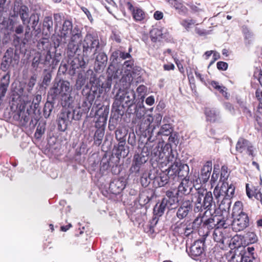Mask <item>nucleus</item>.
<instances>
[{
    "label": "nucleus",
    "instance_id": "obj_1",
    "mask_svg": "<svg viewBox=\"0 0 262 262\" xmlns=\"http://www.w3.org/2000/svg\"><path fill=\"white\" fill-rule=\"evenodd\" d=\"M192 199L195 205V210L199 211L203 207L208 211L210 210L213 203L212 194L210 191L198 188Z\"/></svg>",
    "mask_w": 262,
    "mask_h": 262
},
{
    "label": "nucleus",
    "instance_id": "obj_2",
    "mask_svg": "<svg viewBox=\"0 0 262 262\" xmlns=\"http://www.w3.org/2000/svg\"><path fill=\"white\" fill-rule=\"evenodd\" d=\"M208 210L204 212L205 220L203 223V227H206L207 229H213L218 227H224L226 228L230 225V223L221 216L213 215L207 219L206 214Z\"/></svg>",
    "mask_w": 262,
    "mask_h": 262
},
{
    "label": "nucleus",
    "instance_id": "obj_3",
    "mask_svg": "<svg viewBox=\"0 0 262 262\" xmlns=\"http://www.w3.org/2000/svg\"><path fill=\"white\" fill-rule=\"evenodd\" d=\"M72 23L69 20H65L62 25L61 30H60V35L62 37L66 38L69 34H72L71 39L76 40L80 38L81 35L79 33V30L75 28L72 30Z\"/></svg>",
    "mask_w": 262,
    "mask_h": 262
},
{
    "label": "nucleus",
    "instance_id": "obj_4",
    "mask_svg": "<svg viewBox=\"0 0 262 262\" xmlns=\"http://www.w3.org/2000/svg\"><path fill=\"white\" fill-rule=\"evenodd\" d=\"M234 220L232 223V228L235 231L238 232L245 229L249 225V218L247 214L245 212H241L240 214L234 216Z\"/></svg>",
    "mask_w": 262,
    "mask_h": 262
},
{
    "label": "nucleus",
    "instance_id": "obj_5",
    "mask_svg": "<svg viewBox=\"0 0 262 262\" xmlns=\"http://www.w3.org/2000/svg\"><path fill=\"white\" fill-rule=\"evenodd\" d=\"M192 199L185 198L182 201L180 206L177 212V216L180 220H182L187 216L189 213L192 210Z\"/></svg>",
    "mask_w": 262,
    "mask_h": 262
},
{
    "label": "nucleus",
    "instance_id": "obj_6",
    "mask_svg": "<svg viewBox=\"0 0 262 262\" xmlns=\"http://www.w3.org/2000/svg\"><path fill=\"white\" fill-rule=\"evenodd\" d=\"M236 150L239 153L253 156L254 147L247 140L240 138L236 144Z\"/></svg>",
    "mask_w": 262,
    "mask_h": 262
},
{
    "label": "nucleus",
    "instance_id": "obj_7",
    "mask_svg": "<svg viewBox=\"0 0 262 262\" xmlns=\"http://www.w3.org/2000/svg\"><path fill=\"white\" fill-rule=\"evenodd\" d=\"M53 93L55 95H60L61 96H68L72 91L70 83L68 81L60 80L53 87Z\"/></svg>",
    "mask_w": 262,
    "mask_h": 262
},
{
    "label": "nucleus",
    "instance_id": "obj_8",
    "mask_svg": "<svg viewBox=\"0 0 262 262\" xmlns=\"http://www.w3.org/2000/svg\"><path fill=\"white\" fill-rule=\"evenodd\" d=\"M151 155L155 158V160L160 163H166V157L169 154V148L165 146L162 148L157 145L150 152Z\"/></svg>",
    "mask_w": 262,
    "mask_h": 262
},
{
    "label": "nucleus",
    "instance_id": "obj_9",
    "mask_svg": "<svg viewBox=\"0 0 262 262\" xmlns=\"http://www.w3.org/2000/svg\"><path fill=\"white\" fill-rule=\"evenodd\" d=\"M227 187V182H224L220 187L216 186L214 189L213 193L216 199L219 201L222 200V202L220 205V208L223 209V207L226 205V203H225L224 201L227 198V194L226 193V188Z\"/></svg>",
    "mask_w": 262,
    "mask_h": 262
},
{
    "label": "nucleus",
    "instance_id": "obj_10",
    "mask_svg": "<svg viewBox=\"0 0 262 262\" xmlns=\"http://www.w3.org/2000/svg\"><path fill=\"white\" fill-rule=\"evenodd\" d=\"M30 100L26 101V102H25V106H23L22 109L25 108L28 104L30 105ZM14 119L18 121V123L20 125L23 126H26L30 119L29 110L27 109V111H25L21 110L14 116Z\"/></svg>",
    "mask_w": 262,
    "mask_h": 262
},
{
    "label": "nucleus",
    "instance_id": "obj_11",
    "mask_svg": "<svg viewBox=\"0 0 262 262\" xmlns=\"http://www.w3.org/2000/svg\"><path fill=\"white\" fill-rule=\"evenodd\" d=\"M117 97L121 102H124L125 104H128L134 102L135 99V93L133 90L124 91L120 89Z\"/></svg>",
    "mask_w": 262,
    "mask_h": 262
},
{
    "label": "nucleus",
    "instance_id": "obj_12",
    "mask_svg": "<svg viewBox=\"0 0 262 262\" xmlns=\"http://www.w3.org/2000/svg\"><path fill=\"white\" fill-rule=\"evenodd\" d=\"M13 14H12V17H15L19 15L20 19L24 25L29 23V9L25 6H22L19 9L18 7L14 5L13 8Z\"/></svg>",
    "mask_w": 262,
    "mask_h": 262
},
{
    "label": "nucleus",
    "instance_id": "obj_13",
    "mask_svg": "<svg viewBox=\"0 0 262 262\" xmlns=\"http://www.w3.org/2000/svg\"><path fill=\"white\" fill-rule=\"evenodd\" d=\"M186 250L192 258L195 259L203 252V244L200 241H195L189 249H187Z\"/></svg>",
    "mask_w": 262,
    "mask_h": 262
},
{
    "label": "nucleus",
    "instance_id": "obj_14",
    "mask_svg": "<svg viewBox=\"0 0 262 262\" xmlns=\"http://www.w3.org/2000/svg\"><path fill=\"white\" fill-rule=\"evenodd\" d=\"M212 162L208 161L205 162L201 169L200 177L203 184L206 183L209 180L212 171Z\"/></svg>",
    "mask_w": 262,
    "mask_h": 262
},
{
    "label": "nucleus",
    "instance_id": "obj_15",
    "mask_svg": "<svg viewBox=\"0 0 262 262\" xmlns=\"http://www.w3.org/2000/svg\"><path fill=\"white\" fill-rule=\"evenodd\" d=\"M126 6L132 12L133 17L136 21H141L144 19L145 14L142 9L137 7H134L129 2L126 3Z\"/></svg>",
    "mask_w": 262,
    "mask_h": 262
},
{
    "label": "nucleus",
    "instance_id": "obj_16",
    "mask_svg": "<svg viewBox=\"0 0 262 262\" xmlns=\"http://www.w3.org/2000/svg\"><path fill=\"white\" fill-rule=\"evenodd\" d=\"M13 54V49L12 48H10L7 49L1 63V69L3 71H6L8 69L9 66L12 61Z\"/></svg>",
    "mask_w": 262,
    "mask_h": 262
},
{
    "label": "nucleus",
    "instance_id": "obj_17",
    "mask_svg": "<svg viewBox=\"0 0 262 262\" xmlns=\"http://www.w3.org/2000/svg\"><path fill=\"white\" fill-rule=\"evenodd\" d=\"M192 189L191 183L189 182V179L183 178L178 188V192L181 194H188Z\"/></svg>",
    "mask_w": 262,
    "mask_h": 262
},
{
    "label": "nucleus",
    "instance_id": "obj_18",
    "mask_svg": "<svg viewBox=\"0 0 262 262\" xmlns=\"http://www.w3.org/2000/svg\"><path fill=\"white\" fill-rule=\"evenodd\" d=\"M206 120L211 122H219L221 119L220 112L214 109L206 108L205 110Z\"/></svg>",
    "mask_w": 262,
    "mask_h": 262
},
{
    "label": "nucleus",
    "instance_id": "obj_19",
    "mask_svg": "<svg viewBox=\"0 0 262 262\" xmlns=\"http://www.w3.org/2000/svg\"><path fill=\"white\" fill-rule=\"evenodd\" d=\"M149 179H154L158 183L159 187H162L168 182V180L171 179V177L167 173L163 172L157 177H152L151 174H149Z\"/></svg>",
    "mask_w": 262,
    "mask_h": 262
},
{
    "label": "nucleus",
    "instance_id": "obj_20",
    "mask_svg": "<svg viewBox=\"0 0 262 262\" xmlns=\"http://www.w3.org/2000/svg\"><path fill=\"white\" fill-rule=\"evenodd\" d=\"M184 227V225L182 223L179 225L176 224L174 227V231L180 234H183L187 236L192 233L193 230L195 229L192 224H189L185 228Z\"/></svg>",
    "mask_w": 262,
    "mask_h": 262
},
{
    "label": "nucleus",
    "instance_id": "obj_21",
    "mask_svg": "<svg viewBox=\"0 0 262 262\" xmlns=\"http://www.w3.org/2000/svg\"><path fill=\"white\" fill-rule=\"evenodd\" d=\"M125 182L119 179H115L111 183L110 188L113 193H118L125 188Z\"/></svg>",
    "mask_w": 262,
    "mask_h": 262
},
{
    "label": "nucleus",
    "instance_id": "obj_22",
    "mask_svg": "<svg viewBox=\"0 0 262 262\" xmlns=\"http://www.w3.org/2000/svg\"><path fill=\"white\" fill-rule=\"evenodd\" d=\"M149 151H148V154L146 156H144L142 154H136L134 156L133 165L134 168L136 170L138 171L141 165L145 163L147 161L148 158H147V156L149 154Z\"/></svg>",
    "mask_w": 262,
    "mask_h": 262
},
{
    "label": "nucleus",
    "instance_id": "obj_23",
    "mask_svg": "<svg viewBox=\"0 0 262 262\" xmlns=\"http://www.w3.org/2000/svg\"><path fill=\"white\" fill-rule=\"evenodd\" d=\"M167 202H168L166 198H164L160 203L156 204L154 208L155 215L158 216H161L163 214L166 208H168Z\"/></svg>",
    "mask_w": 262,
    "mask_h": 262
},
{
    "label": "nucleus",
    "instance_id": "obj_24",
    "mask_svg": "<svg viewBox=\"0 0 262 262\" xmlns=\"http://www.w3.org/2000/svg\"><path fill=\"white\" fill-rule=\"evenodd\" d=\"M10 83V76L6 74L3 76L0 82V99L4 97Z\"/></svg>",
    "mask_w": 262,
    "mask_h": 262
},
{
    "label": "nucleus",
    "instance_id": "obj_25",
    "mask_svg": "<svg viewBox=\"0 0 262 262\" xmlns=\"http://www.w3.org/2000/svg\"><path fill=\"white\" fill-rule=\"evenodd\" d=\"M226 193L227 194V198L225 199L224 202L226 203V205L225 206V207L223 208V210H226L227 209H229L230 207L231 202L230 201V198L232 196L234 192V187L232 184H229L227 182V187L226 188Z\"/></svg>",
    "mask_w": 262,
    "mask_h": 262
},
{
    "label": "nucleus",
    "instance_id": "obj_26",
    "mask_svg": "<svg viewBox=\"0 0 262 262\" xmlns=\"http://www.w3.org/2000/svg\"><path fill=\"white\" fill-rule=\"evenodd\" d=\"M224 227H218L214 229L213 233V238L214 241L224 244L226 237L224 234L225 231Z\"/></svg>",
    "mask_w": 262,
    "mask_h": 262
},
{
    "label": "nucleus",
    "instance_id": "obj_27",
    "mask_svg": "<svg viewBox=\"0 0 262 262\" xmlns=\"http://www.w3.org/2000/svg\"><path fill=\"white\" fill-rule=\"evenodd\" d=\"M180 165H182L180 162H175L168 167L167 173L173 180L177 178L178 172L180 168Z\"/></svg>",
    "mask_w": 262,
    "mask_h": 262
},
{
    "label": "nucleus",
    "instance_id": "obj_28",
    "mask_svg": "<svg viewBox=\"0 0 262 262\" xmlns=\"http://www.w3.org/2000/svg\"><path fill=\"white\" fill-rule=\"evenodd\" d=\"M150 35L151 40L154 42L160 40L164 37L162 30L158 28L152 29L150 32Z\"/></svg>",
    "mask_w": 262,
    "mask_h": 262
},
{
    "label": "nucleus",
    "instance_id": "obj_29",
    "mask_svg": "<svg viewBox=\"0 0 262 262\" xmlns=\"http://www.w3.org/2000/svg\"><path fill=\"white\" fill-rule=\"evenodd\" d=\"M172 129L171 125L169 124H165L163 125L159 131H158L156 135V137L159 136H168L171 134Z\"/></svg>",
    "mask_w": 262,
    "mask_h": 262
},
{
    "label": "nucleus",
    "instance_id": "obj_30",
    "mask_svg": "<svg viewBox=\"0 0 262 262\" xmlns=\"http://www.w3.org/2000/svg\"><path fill=\"white\" fill-rule=\"evenodd\" d=\"M210 84L214 89L222 94L223 96L226 98L228 97V94L227 92V88L226 87L214 81H211Z\"/></svg>",
    "mask_w": 262,
    "mask_h": 262
},
{
    "label": "nucleus",
    "instance_id": "obj_31",
    "mask_svg": "<svg viewBox=\"0 0 262 262\" xmlns=\"http://www.w3.org/2000/svg\"><path fill=\"white\" fill-rule=\"evenodd\" d=\"M125 133H123L120 129H117L116 131V137L117 140L120 141V144L118 146L119 150H123L124 148V144H125Z\"/></svg>",
    "mask_w": 262,
    "mask_h": 262
},
{
    "label": "nucleus",
    "instance_id": "obj_32",
    "mask_svg": "<svg viewBox=\"0 0 262 262\" xmlns=\"http://www.w3.org/2000/svg\"><path fill=\"white\" fill-rule=\"evenodd\" d=\"M69 121L61 114L59 115L58 119V127L60 130L64 131L67 127Z\"/></svg>",
    "mask_w": 262,
    "mask_h": 262
},
{
    "label": "nucleus",
    "instance_id": "obj_33",
    "mask_svg": "<svg viewBox=\"0 0 262 262\" xmlns=\"http://www.w3.org/2000/svg\"><path fill=\"white\" fill-rule=\"evenodd\" d=\"M76 110H74L72 112L69 110L65 109L61 114L64 116V117L68 121L72 120H78V116H74V114L76 113Z\"/></svg>",
    "mask_w": 262,
    "mask_h": 262
},
{
    "label": "nucleus",
    "instance_id": "obj_34",
    "mask_svg": "<svg viewBox=\"0 0 262 262\" xmlns=\"http://www.w3.org/2000/svg\"><path fill=\"white\" fill-rule=\"evenodd\" d=\"M153 120V117L150 115L144 116L140 124V128L143 129L149 128Z\"/></svg>",
    "mask_w": 262,
    "mask_h": 262
},
{
    "label": "nucleus",
    "instance_id": "obj_35",
    "mask_svg": "<svg viewBox=\"0 0 262 262\" xmlns=\"http://www.w3.org/2000/svg\"><path fill=\"white\" fill-rule=\"evenodd\" d=\"M173 7L178 11L179 13L185 14L187 12V8L181 3L177 0H173Z\"/></svg>",
    "mask_w": 262,
    "mask_h": 262
},
{
    "label": "nucleus",
    "instance_id": "obj_36",
    "mask_svg": "<svg viewBox=\"0 0 262 262\" xmlns=\"http://www.w3.org/2000/svg\"><path fill=\"white\" fill-rule=\"evenodd\" d=\"M189 167L187 165H180V168L178 172L177 178H186L188 174Z\"/></svg>",
    "mask_w": 262,
    "mask_h": 262
},
{
    "label": "nucleus",
    "instance_id": "obj_37",
    "mask_svg": "<svg viewBox=\"0 0 262 262\" xmlns=\"http://www.w3.org/2000/svg\"><path fill=\"white\" fill-rule=\"evenodd\" d=\"M243 204L241 202H236L233 207L232 216H235L241 214V212H244L242 209Z\"/></svg>",
    "mask_w": 262,
    "mask_h": 262
},
{
    "label": "nucleus",
    "instance_id": "obj_38",
    "mask_svg": "<svg viewBox=\"0 0 262 262\" xmlns=\"http://www.w3.org/2000/svg\"><path fill=\"white\" fill-rule=\"evenodd\" d=\"M75 40H73L72 39V41L69 42L68 45V52H70L69 55L70 56H74V54H78V46L77 45L75 44L73 42Z\"/></svg>",
    "mask_w": 262,
    "mask_h": 262
},
{
    "label": "nucleus",
    "instance_id": "obj_39",
    "mask_svg": "<svg viewBox=\"0 0 262 262\" xmlns=\"http://www.w3.org/2000/svg\"><path fill=\"white\" fill-rule=\"evenodd\" d=\"M238 260H239L240 262H253V260L247 255L232 256V260L233 262H238Z\"/></svg>",
    "mask_w": 262,
    "mask_h": 262
},
{
    "label": "nucleus",
    "instance_id": "obj_40",
    "mask_svg": "<svg viewBox=\"0 0 262 262\" xmlns=\"http://www.w3.org/2000/svg\"><path fill=\"white\" fill-rule=\"evenodd\" d=\"M204 220L205 215L203 216L199 215L198 217H196V219L194 220V221L192 223V226H193L194 229H197L201 225H202V226L203 227V223H204Z\"/></svg>",
    "mask_w": 262,
    "mask_h": 262
},
{
    "label": "nucleus",
    "instance_id": "obj_41",
    "mask_svg": "<svg viewBox=\"0 0 262 262\" xmlns=\"http://www.w3.org/2000/svg\"><path fill=\"white\" fill-rule=\"evenodd\" d=\"M52 55L50 51H48L46 54L44 56L43 59H42V62L41 64H44L47 67H50L52 65Z\"/></svg>",
    "mask_w": 262,
    "mask_h": 262
},
{
    "label": "nucleus",
    "instance_id": "obj_42",
    "mask_svg": "<svg viewBox=\"0 0 262 262\" xmlns=\"http://www.w3.org/2000/svg\"><path fill=\"white\" fill-rule=\"evenodd\" d=\"M43 26L45 28H47L49 32H51L53 28V20L51 16H46L45 17Z\"/></svg>",
    "mask_w": 262,
    "mask_h": 262
},
{
    "label": "nucleus",
    "instance_id": "obj_43",
    "mask_svg": "<svg viewBox=\"0 0 262 262\" xmlns=\"http://www.w3.org/2000/svg\"><path fill=\"white\" fill-rule=\"evenodd\" d=\"M191 183H193L194 186L203 183L201 179L200 174L198 172L195 171L191 175Z\"/></svg>",
    "mask_w": 262,
    "mask_h": 262
},
{
    "label": "nucleus",
    "instance_id": "obj_44",
    "mask_svg": "<svg viewBox=\"0 0 262 262\" xmlns=\"http://www.w3.org/2000/svg\"><path fill=\"white\" fill-rule=\"evenodd\" d=\"M53 105L50 102H47L43 108V115L46 118H48L52 111Z\"/></svg>",
    "mask_w": 262,
    "mask_h": 262
},
{
    "label": "nucleus",
    "instance_id": "obj_45",
    "mask_svg": "<svg viewBox=\"0 0 262 262\" xmlns=\"http://www.w3.org/2000/svg\"><path fill=\"white\" fill-rule=\"evenodd\" d=\"M229 174L227 167L225 166H222L221 171L220 181H222L223 183L226 182L228 179Z\"/></svg>",
    "mask_w": 262,
    "mask_h": 262
},
{
    "label": "nucleus",
    "instance_id": "obj_46",
    "mask_svg": "<svg viewBox=\"0 0 262 262\" xmlns=\"http://www.w3.org/2000/svg\"><path fill=\"white\" fill-rule=\"evenodd\" d=\"M175 162H178L177 160V157L175 156L174 154L172 152V150L171 148H169V154L167 155L166 157V165L167 163H173Z\"/></svg>",
    "mask_w": 262,
    "mask_h": 262
},
{
    "label": "nucleus",
    "instance_id": "obj_47",
    "mask_svg": "<svg viewBox=\"0 0 262 262\" xmlns=\"http://www.w3.org/2000/svg\"><path fill=\"white\" fill-rule=\"evenodd\" d=\"M63 18L64 16L61 13H55L54 14V20L55 28L58 27V25H60L61 24Z\"/></svg>",
    "mask_w": 262,
    "mask_h": 262
},
{
    "label": "nucleus",
    "instance_id": "obj_48",
    "mask_svg": "<svg viewBox=\"0 0 262 262\" xmlns=\"http://www.w3.org/2000/svg\"><path fill=\"white\" fill-rule=\"evenodd\" d=\"M195 24V21L193 19H183L181 21V24L187 30Z\"/></svg>",
    "mask_w": 262,
    "mask_h": 262
},
{
    "label": "nucleus",
    "instance_id": "obj_49",
    "mask_svg": "<svg viewBox=\"0 0 262 262\" xmlns=\"http://www.w3.org/2000/svg\"><path fill=\"white\" fill-rule=\"evenodd\" d=\"M41 62H42L41 55L38 53L37 54V55L35 56L33 59L32 67L36 69L38 68L39 64L41 63Z\"/></svg>",
    "mask_w": 262,
    "mask_h": 262
},
{
    "label": "nucleus",
    "instance_id": "obj_50",
    "mask_svg": "<svg viewBox=\"0 0 262 262\" xmlns=\"http://www.w3.org/2000/svg\"><path fill=\"white\" fill-rule=\"evenodd\" d=\"M39 16L37 14H32L30 17V20H32V28L33 30H35L36 28V26L37 25L38 22H39Z\"/></svg>",
    "mask_w": 262,
    "mask_h": 262
},
{
    "label": "nucleus",
    "instance_id": "obj_51",
    "mask_svg": "<svg viewBox=\"0 0 262 262\" xmlns=\"http://www.w3.org/2000/svg\"><path fill=\"white\" fill-rule=\"evenodd\" d=\"M36 81V77L32 76L30 78L27 84V91L29 93H31Z\"/></svg>",
    "mask_w": 262,
    "mask_h": 262
},
{
    "label": "nucleus",
    "instance_id": "obj_52",
    "mask_svg": "<svg viewBox=\"0 0 262 262\" xmlns=\"http://www.w3.org/2000/svg\"><path fill=\"white\" fill-rule=\"evenodd\" d=\"M85 83V78L82 74H79L76 80V85L77 88L80 89Z\"/></svg>",
    "mask_w": 262,
    "mask_h": 262
},
{
    "label": "nucleus",
    "instance_id": "obj_53",
    "mask_svg": "<svg viewBox=\"0 0 262 262\" xmlns=\"http://www.w3.org/2000/svg\"><path fill=\"white\" fill-rule=\"evenodd\" d=\"M101 4L105 7L107 11L111 13V6H113L114 2L113 0H101Z\"/></svg>",
    "mask_w": 262,
    "mask_h": 262
},
{
    "label": "nucleus",
    "instance_id": "obj_54",
    "mask_svg": "<svg viewBox=\"0 0 262 262\" xmlns=\"http://www.w3.org/2000/svg\"><path fill=\"white\" fill-rule=\"evenodd\" d=\"M41 100V96L37 94L35 96V98L33 99L32 104L33 105L34 110H36L39 106V102Z\"/></svg>",
    "mask_w": 262,
    "mask_h": 262
},
{
    "label": "nucleus",
    "instance_id": "obj_55",
    "mask_svg": "<svg viewBox=\"0 0 262 262\" xmlns=\"http://www.w3.org/2000/svg\"><path fill=\"white\" fill-rule=\"evenodd\" d=\"M31 28L29 25H27L26 28L25 33V38L23 39V42L24 43L28 41L29 39L31 37V35L30 33Z\"/></svg>",
    "mask_w": 262,
    "mask_h": 262
},
{
    "label": "nucleus",
    "instance_id": "obj_56",
    "mask_svg": "<svg viewBox=\"0 0 262 262\" xmlns=\"http://www.w3.org/2000/svg\"><path fill=\"white\" fill-rule=\"evenodd\" d=\"M195 32L200 36H205L209 34L210 31L196 27L195 28Z\"/></svg>",
    "mask_w": 262,
    "mask_h": 262
},
{
    "label": "nucleus",
    "instance_id": "obj_57",
    "mask_svg": "<svg viewBox=\"0 0 262 262\" xmlns=\"http://www.w3.org/2000/svg\"><path fill=\"white\" fill-rule=\"evenodd\" d=\"M167 202V205L168 208L171 207L172 208V206L178 202V198L176 197H172L169 198H166Z\"/></svg>",
    "mask_w": 262,
    "mask_h": 262
},
{
    "label": "nucleus",
    "instance_id": "obj_58",
    "mask_svg": "<svg viewBox=\"0 0 262 262\" xmlns=\"http://www.w3.org/2000/svg\"><path fill=\"white\" fill-rule=\"evenodd\" d=\"M217 68L219 70L225 71L228 68L227 63L224 61H219L216 64Z\"/></svg>",
    "mask_w": 262,
    "mask_h": 262
},
{
    "label": "nucleus",
    "instance_id": "obj_59",
    "mask_svg": "<svg viewBox=\"0 0 262 262\" xmlns=\"http://www.w3.org/2000/svg\"><path fill=\"white\" fill-rule=\"evenodd\" d=\"M218 178H219L218 171L215 170V168H214L213 173L211 176V180H210L211 185L214 184L217 181Z\"/></svg>",
    "mask_w": 262,
    "mask_h": 262
},
{
    "label": "nucleus",
    "instance_id": "obj_60",
    "mask_svg": "<svg viewBox=\"0 0 262 262\" xmlns=\"http://www.w3.org/2000/svg\"><path fill=\"white\" fill-rule=\"evenodd\" d=\"M118 56H119L120 58L125 59L130 57L129 53H125L120 51H118L115 53Z\"/></svg>",
    "mask_w": 262,
    "mask_h": 262
},
{
    "label": "nucleus",
    "instance_id": "obj_61",
    "mask_svg": "<svg viewBox=\"0 0 262 262\" xmlns=\"http://www.w3.org/2000/svg\"><path fill=\"white\" fill-rule=\"evenodd\" d=\"M99 57L101 58V61L99 60V63L101 62L102 66H105L107 61L106 55L104 53H99Z\"/></svg>",
    "mask_w": 262,
    "mask_h": 262
},
{
    "label": "nucleus",
    "instance_id": "obj_62",
    "mask_svg": "<svg viewBox=\"0 0 262 262\" xmlns=\"http://www.w3.org/2000/svg\"><path fill=\"white\" fill-rule=\"evenodd\" d=\"M101 168L103 170H107L110 166V163L107 159H103L101 162Z\"/></svg>",
    "mask_w": 262,
    "mask_h": 262
},
{
    "label": "nucleus",
    "instance_id": "obj_63",
    "mask_svg": "<svg viewBox=\"0 0 262 262\" xmlns=\"http://www.w3.org/2000/svg\"><path fill=\"white\" fill-rule=\"evenodd\" d=\"M154 123L156 124L157 126H159L161 122L162 119V116L160 114H156L153 117Z\"/></svg>",
    "mask_w": 262,
    "mask_h": 262
},
{
    "label": "nucleus",
    "instance_id": "obj_64",
    "mask_svg": "<svg viewBox=\"0 0 262 262\" xmlns=\"http://www.w3.org/2000/svg\"><path fill=\"white\" fill-rule=\"evenodd\" d=\"M248 236L249 243L251 244L255 243L257 241V236L253 232L249 233Z\"/></svg>",
    "mask_w": 262,
    "mask_h": 262
}]
</instances>
